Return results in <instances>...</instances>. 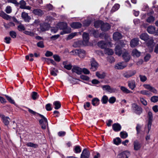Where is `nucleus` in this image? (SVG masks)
<instances>
[{
  "label": "nucleus",
  "instance_id": "nucleus-1",
  "mask_svg": "<svg viewBox=\"0 0 158 158\" xmlns=\"http://www.w3.org/2000/svg\"><path fill=\"white\" fill-rule=\"evenodd\" d=\"M60 29L62 30L63 31L60 33L61 35L70 33L71 32V29L68 27L66 23L64 22L59 23L57 25Z\"/></svg>",
  "mask_w": 158,
  "mask_h": 158
},
{
  "label": "nucleus",
  "instance_id": "nucleus-2",
  "mask_svg": "<svg viewBox=\"0 0 158 158\" xmlns=\"http://www.w3.org/2000/svg\"><path fill=\"white\" fill-rule=\"evenodd\" d=\"M70 53L73 55H78L81 58H83L86 55L85 51L81 49L73 50L70 52Z\"/></svg>",
  "mask_w": 158,
  "mask_h": 158
},
{
  "label": "nucleus",
  "instance_id": "nucleus-3",
  "mask_svg": "<svg viewBox=\"0 0 158 158\" xmlns=\"http://www.w3.org/2000/svg\"><path fill=\"white\" fill-rule=\"evenodd\" d=\"M38 115L41 118V119L39 121L41 128L43 129H45L46 128V127L48 126V122L47 118L43 115L41 114H38Z\"/></svg>",
  "mask_w": 158,
  "mask_h": 158
},
{
  "label": "nucleus",
  "instance_id": "nucleus-4",
  "mask_svg": "<svg viewBox=\"0 0 158 158\" xmlns=\"http://www.w3.org/2000/svg\"><path fill=\"white\" fill-rule=\"evenodd\" d=\"M128 60L119 62L117 63L114 65V68L116 69H122L126 67L127 65V62Z\"/></svg>",
  "mask_w": 158,
  "mask_h": 158
},
{
  "label": "nucleus",
  "instance_id": "nucleus-5",
  "mask_svg": "<svg viewBox=\"0 0 158 158\" xmlns=\"http://www.w3.org/2000/svg\"><path fill=\"white\" fill-rule=\"evenodd\" d=\"M132 110L134 112L137 114H140L142 112V108L135 103L132 104Z\"/></svg>",
  "mask_w": 158,
  "mask_h": 158
},
{
  "label": "nucleus",
  "instance_id": "nucleus-6",
  "mask_svg": "<svg viewBox=\"0 0 158 158\" xmlns=\"http://www.w3.org/2000/svg\"><path fill=\"white\" fill-rule=\"evenodd\" d=\"M148 132L151 128L152 123L153 119V114L152 112L150 111H148Z\"/></svg>",
  "mask_w": 158,
  "mask_h": 158
},
{
  "label": "nucleus",
  "instance_id": "nucleus-7",
  "mask_svg": "<svg viewBox=\"0 0 158 158\" xmlns=\"http://www.w3.org/2000/svg\"><path fill=\"white\" fill-rule=\"evenodd\" d=\"M143 86L145 89L149 90L151 92L155 94L157 93V90L154 87L151 86L149 84H144L143 85Z\"/></svg>",
  "mask_w": 158,
  "mask_h": 158
},
{
  "label": "nucleus",
  "instance_id": "nucleus-8",
  "mask_svg": "<svg viewBox=\"0 0 158 158\" xmlns=\"http://www.w3.org/2000/svg\"><path fill=\"white\" fill-rule=\"evenodd\" d=\"M102 87L103 90L106 91L110 93H114L116 90V89L111 87L109 85H104L102 86Z\"/></svg>",
  "mask_w": 158,
  "mask_h": 158
},
{
  "label": "nucleus",
  "instance_id": "nucleus-9",
  "mask_svg": "<svg viewBox=\"0 0 158 158\" xmlns=\"http://www.w3.org/2000/svg\"><path fill=\"white\" fill-rule=\"evenodd\" d=\"M139 40L138 38H135L130 42V46L131 48H134L137 46L139 44Z\"/></svg>",
  "mask_w": 158,
  "mask_h": 158
},
{
  "label": "nucleus",
  "instance_id": "nucleus-10",
  "mask_svg": "<svg viewBox=\"0 0 158 158\" xmlns=\"http://www.w3.org/2000/svg\"><path fill=\"white\" fill-rule=\"evenodd\" d=\"M136 73L135 70L129 71L124 73L123 76L126 78H129L134 75Z\"/></svg>",
  "mask_w": 158,
  "mask_h": 158
},
{
  "label": "nucleus",
  "instance_id": "nucleus-11",
  "mask_svg": "<svg viewBox=\"0 0 158 158\" xmlns=\"http://www.w3.org/2000/svg\"><path fill=\"white\" fill-rule=\"evenodd\" d=\"M0 117L2 120L3 122L5 125H7L9 123L10 118L8 117H6L3 114H0Z\"/></svg>",
  "mask_w": 158,
  "mask_h": 158
},
{
  "label": "nucleus",
  "instance_id": "nucleus-12",
  "mask_svg": "<svg viewBox=\"0 0 158 158\" xmlns=\"http://www.w3.org/2000/svg\"><path fill=\"white\" fill-rule=\"evenodd\" d=\"M49 27V25L47 23H45L40 24V29L41 31H44L48 30Z\"/></svg>",
  "mask_w": 158,
  "mask_h": 158
},
{
  "label": "nucleus",
  "instance_id": "nucleus-13",
  "mask_svg": "<svg viewBox=\"0 0 158 158\" xmlns=\"http://www.w3.org/2000/svg\"><path fill=\"white\" fill-rule=\"evenodd\" d=\"M90 155L89 151L86 149L83 151L81 155V158H89Z\"/></svg>",
  "mask_w": 158,
  "mask_h": 158
},
{
  "label": "nucleus",
  "instance_id": "nucleus-14",
  "mask_svg": "<svg viewBox=\"0 0 158 158\" xmlns=\"http://www.w3.org/2000/svg\"><path fill=\"white\" fill-rule=\"evenodd\" d=\"M91 67L90 69L93 71H95L98 67V64L94 60H93L91 62Z\"/></svg>",
  "mask_w": 158,
  "mask_h": 158
},
{
  "label": "nucleus",
  "instance_id": "nucleus-15",
  "mask_svg": "<svg viewBox=\"0 0 158 158\" xmlns=\"http://www.w3.org/2000/svg\"><path fill=\"white\" fill-rule=\"evenodd\" d=\"M110 28V26L109 24L107 23H103L101 27V30L104 31H106Z\"/></svg>",
  "mask_w": 158,
  "mask_h": 158
},
{
  "label": "nucleus",
  "instance_id": "nucleus-16",
  "mask_svg": "<svg viewBox=\"0 0 158 158\" xmlns=\"http://www.w3.org/2000/svg\"><path fill=\"white\" fill-rule=\"evenodd\" d=\"M84 43V41L81 40H79L74 42L73 44V46L74 48L80 47L83 46L85 45Z\"/></svg>",
  "mask_w": 158,
  "mask_h": 158
},
{
  "label": "nucleus",
  "instance_id": "nucleus-17",
  "mask_svg": "<svg viewBox=\"0 0 158 158\" xmlns=\"http://www.w3.org/2000/svg\"><path fill=\"white\" fill-rule=\"evenodd\" d=\"M21 16L24 20L27 22H29L31 19V17L28 15V14L24 12L22 13Z\"/></svg>",
  "mask_w": 158,
  "mask_h": 158
},
{
  "label": "nucleus",
  "instance_id": "nucleus-18",
  "mask_svg": "<svg viewBox=\"0 0 158 158\" xmlns=\"http://www.w3.org/2000/svg\"><path fill=\"white\" fill-rule=\"evenodd\" d=\"M122 48L119 45H117L116 46L115 49V53L119 56H121L122 53Z\"/></svg>",
  "mask_w": 158,
  "mask_h": 158
},
{
  "label": "nucleus",
  "instance_id": "nucleus-19",
  "mask_svg": "<svg viewBox=\"0 0 158 158\" xmlns=\"http://www.w3.org/2000/svg\"><path fill=\"white\" fill-rule=\"evenodd\" d=\"M129 87L132 90L134 89L135 88L136 85L135 81L134 80H131L128 82Z\"/></svg>",
  "mask_w": 158,
  "mask_h": 158
},
{
  "label": "nucleus",
  "instance_id": "nucleus-20",
  "mask_svg": "<svg viewBox=\"0 0 158 158\" xmlns=\"http://www.w3.org/2000/svg\"><path fill=\"white\" fill-rule=\"evenodd\" d=\"M134 149L135 151L140 149L141 147V143L137 140L135 141L133 143Z\"/></svg>",
  "mask_w": 158,
  "mask_h": 158
},
{
  "label": "nucleus",
  "instance_id": "nucleus-21",
  "mask_svg": "<svg viewBox=\"0 0 158 158\" xmlns=\"http://www.w3.org/2000/svg\"><path fill=\"white\" fill-rule=\"evenodd\" d=\"M112 128L115 131H119L121 129V126L118 123H115L112 125Z\"/></svg>",
  "mask_w": 158,
  "mask_h": 158
},
{
  "label": "nucleus",
  "instance_id": "nucleus-22",
  "mask_svg": "<svg viewBox=\"0 0 158 158\" xmlns=\"http://www.w3.org/2000/svg\"><path fill=\"white\" fill-rule=\"evenodd\" d=\"M122 36L119 32H117L114 33L113 35V38L114 40H117L121 39Z\"/></svg>",
  "mask_w": 158,
  "mask_h": 158
},
{
  "label": "nucleus",
  "instance_id": "nucleus-23",
  "mask_svg": "<svg viewBox=\"0 0 158 158\" xmlns=\"http://www.w3.org/2000/svg\"><path fill=\"white\" fill-rule=\"evenodd\" d=\"M72 71L73 72H75L78 74H81L82 72L81 69L77 66H74L72 69Z\"/></svg>",
  "mask_w": 158,
  "mask_h": 158
},
{
  "label": "nucleus",
  "instance_id": "nucleus-24",
  "mask_svg": "<svg viewBox=\"0 0 158 158\" xmlns=\"http://www.w3.org/2000/svg\"><path fill=\"white\" fill-rule=\"evenodd\" d=\"M82 24L79 22H73L71 24V27L74 29H77L81 28Z\"/></svg>",
  "mask_w": 158,
  "mask_h": 158
},
{
  "label": "nucleus",
  "instance_id": "nucleus-25",
  "mask_svg": "<svg viewBox=\"0 0 158 158\" xmlns=\"http://www.w3.org/2000/svg\"><path fill=\"white\" fill-rule=\"evenodd\" d=\"M136 92L139 94L146 95L148 96H150L152 95V94L151 93H150L149 91L146 90H143L141 91H138Z\"/></svg>",
  "mask_w": 158,
  "mask_h": 158
},
{
  "label": "nucleus",
  "instance_id": "nucleus-26",
  "mask_svg": "<svg viewBox=\"0 0 158 158\" xmlns=\"http://www.w3.org/2000/svg\"><path fill=\"white\" fill-rule=\"evenodd\" d=\"M83 40L84 43L86 44L88 43L89 40V35L88 33H84L83 34Z\"/></svg>",
  "mask_w": 158,
  "mask_h": 158
},
{
  "label": "nucleus",
  "instance_id": "nucleus-27",
  "mask_svg": "<svg viewBox=\"0 0 158 158\" xmlns=\"http://www.w3.org/2000/svg\"><path fill=\"white\" fill-rule=\"evenodd\" d=\"M141 52L138 51L136 49H133L131 52L132 56L135 57H138L140 55Z\"/></svg>",
  "mask_w": 158,
  "mask_h": 158
},
{
  "label": "nucleus",
  "instance_id": "nucleus-28",
  "mask_svg": "<svg viewBox=\"0 0 158 158\" xmlns=\"http://www.w3.org/2000/svg\"><path fill=\"white\" fill-rule=\"evenodd\" d=\"M32 12L35 15L38 16H42L44 14L43 11L40 9H35Z\"/></svg>",
  "mask_w": 158,
  "mask_h": 158
},
{
  "label": "nucleus",
  "instance_id": "nucleus-29",
  "mask_svg": "<svg viewBox=\"0 0 158 158\" xmlns=\"http://www.w3.org/2000/svg\"><path fill=\"white\" fill-rule=\"evenodd\" d=\"M140 38L145 41H146L149 38V36L147 33H143L140 35Z\"/></svg>",
  "mask_w": 158,
  "mask_h": 158
},
{
  "label": "nucleus",
  "instance_id": "nucleus-30",
  "mask_svg": "<svg viewBox=\"0 0 158 158\" xmlns=\"http://www.w3.org/2000/svg\"><path fill=\"white\" fill-rule=\"evenodd\" d=\"M147 31L150 34H154L156 31L155 27L153 26H150L148 27Z\"/></svg>",
  "mask_w": 158,
  "mask_h": 158
},
{
  "label": "nucleus",
  "instance_id": "nucleus-31",
  "mask_svg": "<svg viewBox=\"0 0 158 158\" xmlns=\"http://www.w3.org/2000/svg\"><path fill=\"white\" fill-rule=\"evenodd\" d=\"M102 49H105L106 47V44L104 41H101L98 42L97 44Z\"/></svg>",
  "mask_w": 158,
  "mask_h": 158
},
{
  "label": "nucleus",
  "instance_id": "nucleus-32",
  "mask_svg": "<svg viewBox=\"0 0 158 158\" xmlns=\"http://www.w3.org/2000/svg\"><path fill=\"white\" fill-rule=\"evenodd\" d=\"M122 57L124 59H130L131 58V56L129 53L127 51L123 52Z\"/></svg>",
  "mask_w": 158,
  "mask_h": 158
},
{
  "label": "nucleus",
  "instance_id": "nucleus-33",
  "mask_svg": "<svg viewBox=\"0 0 158 158\" xmlns=\"http://www.w3.org/2000/svg\"><path fill=\"white\" fill-rule=\"evenodd\" d=\"M69 80L70 82L73 84L78 83V82L80 81L79 79L74 78L71 76L69 77Z\"/></svg>",
  "mask_w": 158,
  "mask_h": 158
},
{
  "label": "nucleus",
  "instance_id": "nucleus-34",
  "mask_svg": "<svg viewBox=\"0 0 158 158\" xmlns=\"http://www.w3.org/2000/svg\"><path fill=\"white\" fill-rule=\"evenodd\" d=\"M121 90L124 93L130 94L132 93V92L129 90L127 88L123 86L120 87Z\"/></svg>",
  "mask_w": 158,
  "mask_h": 158
},
{
  "label": "nucleus",
  "instance_id": "nucleus-35",
  "mask_svg": "<svg viewBox=\"0 0 158 158\" xmlns=\"http://www.w3.org/2000/svg\"><path fill=\"white\" fill-rule=\"evenodd\" d=\"M148 41L147 43V45L148 47H151L152 46L154 45V40L152 38H149L148 40Z\"/></svg>",
  "mask_w": 158,
  "mask_h": 158
},
{
  "label": "nucleus",
  "instance_id": "nucleus-36",
  "mask_svg": "<svg viewBox=\"0 0 158 158\" xmlns=\"http://www.w3.org/2000/svg\"><path fill=\"white\" fill-rule=\"evenodd\" d=\"M99 103V99L96 98H94L93 99L92 101V105L94 106H98Z\"/></svg>",
  "mask_w": 158,
  "mask_h": 158
},
{
  "label": "nucleus",
  "instance_id": "nucleus-37",
  "mask_svg": "<svg viewBox=\"0 0 158 158\" xmlns=\"http://www.w3.org/2000/svg\"><path fill=\"white\" fill-rule=\"evenodd\" d=\"M104 52L106 54L108 55H111L114 53V52L110 48H106L105 49Z\"/></svg>",
  "mask_w": 158,
  "mask_h": 158
},
{
  "label": "nucleus",
  "instance_id": "nucleus-38",
  "mask_svg": "<svg viewBox=\"0 0 158 158\" xmlns=\"http://www.w3.org/2000/svg\"><path fill=\"white\" fill-rule=\"evenodd\" d=\"M103 22L101 21H97L94 22V26L96 28H98L101 27Z\"/></svg>",
  "mask_w": 158,
  "mask_h": 158
},
{
  "label": "nucleus",
  "instance_id": "nucleus-39",
  "mask_svg": "<svg viewBox=\"0 0 158 158\" xmlns=\"http://www.w3.org/2000/svg\"><path fill=\"white\" fill-rule=\"evenodd\" d=\"M127 152H129L128 151H125L121 152L118 154L117 155V157L118 158H123L126 156V155H127Z\"/></svg>",
  "mask_w": 158,
  "mask_h": 158
},
{
  "label": "nucleus",
  "instance_id": "nucleus-40",
  "mask_svg": "<svg viewBox=\"0 0 158 158\" xmlns=\"http://www.w3.org/2000/svg\"><path fill=\"white\" fill-rule=\"evenodd\" d=\"M67 61H64L63 64L64 65V67L68 70H70L72 67V66L70 64H67Z\"/></svg>",
  "mask_w": 158,
  "mask_h": 158
},
{
  "label": "nucleus",
  "instance_id": "nucleus-41",
  "mask_svg": "<svg viewBox=\"0 0 158 158\" xmlns=\"http://www.w3.org/2000/svg\"><path fill=\"white\" fill-rule=\"evenodd\" d=\"M90 32L95 38H97L98 36L99 32L98 31L94 29H92L90 30Z\"/></svg>",
  "mask_w": 158,
  "mask_h": 158
},
{
  "label": "nucleus",
  "instance_id": "nucleus-42",
  "mask_svg": "<svg viewBox=\"0 0 158 158\" xmlns=\"http://www.w3.org/2000/svg\"><path fill=\"white\" fill-rule=\"evenodd\" d=\"M120 5L118 4H115L112 7L111 10V12L113 13L116 10H117L119 8Z\"/></svg>",
  "mask_w": 158,
  "mask_h": 158
},
{
  "label": "nucleus",
  "instance_id": "nucleus-43",
  "mask_svg": "<svg viewBox=\"0 0 158 158\" xmlns=\"http://www.w3.org/2000/svg\"><path fill=\"white\" fill-rule=\"evenodd\" d=\"M96 75L98 78L101 79L104 78L106 76L104 73H100L98 72H96Z\"/></svg>",
  "mask_w": 158,
  "mask_h": 158
},
{
  "label": "nucleus",
  "instance_id": "nucleus-44",
  "mask_svg": "<svg viewBox=\"0 0 158 158\" xmlns=\"http://www.w3.org/2000/svg\"><path fill=\"white\" fill-rule=\"evenodd\" d=\"M53 105L55 106V108L56 109H58L61 106V104L59 101H55L53 103Z\"/></svg>",
  "mask_w": 158,
  "mask_h": 158
},
{
  "label": "nucleus",
  "instance_id": "nucleus-45",
  "mask_svg": "<svg viewBox=\"0 0 158 158\" xmlns=\"http://www.w3.org/2000/svg\"><path fill=\"white\" fill-rule=\"evenodd\" d=\"M108 100V97L106 95H105L102 97L101 101L102 103L105 104L107 102Z\"/></svg>",
  "mask_w": 158,
  "mask_h": 158
},
{
  "label": "nucleus",
  "instance_id": "nucleus-46",
  "mask_svg": "<svg viewBox=\"0 0 158 158\" xmlns=\"http://www.w3.org/2000/svg\"><path fill=\"white\" fill-rule=\"evenodd\" d=\"M27 146L29 147H32L35 148H37L38 146L36 144H34L31 142H28L26 143Z\"/></svg>",
  "mask_w": 158,
  "mask_h": 158
},
{
  "label": "nucleus",
  "instance_id": "nucleus-47",
  "mask_svg": "<svg viewBox=\"0 0 158 158\" xmlns=\"http://www.w3.org/2000/svg\"><path fill=\"white\" fill-rule=\"evenodd\" d=\"M139 77L140 81L142 82H144L147 80V77L144 75H139Z\"/></svg>",
  "mask_w": 158,
  "mask_h": 158
},
{
  "label": "nucleus",
  "instance_id": "nucleus-48",
  "mask_svg": "<svg viewBox=\"0 0 158 158\" xmlns=\"http://www.w3.org/2000/svg\"><path fill=\"white\" fill-rule=\"evenodd\" d=\"M120 135L121 138L123 139H125L128 136V134L125 131H121L120 133Z\"/></svg>",
  "mask_w": 158,
  "mask_h": 158
},
{
  "label": "nucleus",
  "instance_id": "nucleus-49",
  "mask_svg": "<svg viewBox=\"0 0 158 158\" xmlns=\"http://www.w3.org/2000/svg\"><path fill=\"white\" fill-rule=\"evenodd\" d=\"M1 16L3 19L8 20L10 18V16L4 12L0 14Z\"/></svg>",
  "mask_w": 158,
  "mask_h": 158
},
{
  "label": "nucleus",
  "instance_id": "nucleus-50",
  "mask_svg": "<svg viewBox=\"0 0 158 158\" xmlns=\"http://www.w3.org/2000/svg\"><path fill=\"white\" fill-rule=\"evenodd\" d=\"M151 101L152 102L155 103L158 101V96H152L151 98Z\"/></svg>",
  "mask_w": 158,
  "mask_h": 158
},
{
  "label": "nucleus",
  "instance_id": "nucleus-51",
  "mask_svg": "<svg viewBox=\"0 0 158 158\" xmlns=\"http://www.w3.org/2000/svg\"><path fill=\"white\" fill-rule=\"evenodd\" d=\"M31 97L33 100L36 99L38 97L37 93L35 92H33L31 94Z\"/></svg>",
  "mask_w": 158,
  "mask_h": 158
},
{
  "label": "nucleus",
  "instance_id": "nucleus-52",
  "mask_svg": "<svg viewBox=\"0 0 158 158\" xmlns=\"http://www.w3.org/2000/svg\"><path fill=\"white\" fill-rule=\"evenodd\" d=\"M155 20V18L153 16H150L146 20L147 22L151 23L154 22Z\"/></svg>",
  "mask_w": 158,
  "mask_h": 158
},
{
  "label": "nucleus",
  "instance_id": "nucleus-53",
  "mask_svg": "<svg viewBox=\"0 0 158 158\" xmlns=\"http://www.w3.org/2000/svg\"><path fill=\"white\" fill-rule=\"evenodd\" d=\"M116 100V98L114 97H111L108 100L110 104L114 103Z\"/></svg>",
  "mask_w": 158,
  "mask_h": 158
},
{
  "label": "nucleus",
  "instance_id": "nucleus-54",
  "mask_svg": "<svg viewBox=\"0 0 158 158\" xmlns=\"http://www.w3.org/2000/svg\"><path fill=\"white\" fill-rule=\"evenodd\" d=\"M114 143L117 145H118L121 142L120 139L119 137H117L114 140Z\"/></svg>",
  "mask_w": 158,
  "mask_h": 158
},
{
  "label": "nucleus",
  "instance_id": "nucleus-55",
  "mask_svg": "<svg viewBox=\"0 0 158 158\" xmlns=\"http://www.w3.org/2000/svg\"><path fill=\"white\" fill-rule=\"evenodd\" d=\"M9 34L10 36L13 38H15L16 37L17 34L15 31H10Z\"/></svg>",
  "mask_w": 158,
  "mask_h": 158
},
{
  "label": "nucleus",
  "instance_id": "nucleus-56",
  "mask_svg": "<svg viewBox=\"0 0 158 158\" xmlns=\"http://www.w3.org/2000/svg\"><path fill=\"white\" fill-rule=\"evenodd\" d=\"M20 5V8L21 9H23L26 5V2L23 0H21L19 3Z\"/></svg>",
  "mask_w": 158,
  "mask_h": 158
},
{
  "label": "nucleus",
  "instance_id": "nucleus-57",
  "mask_svg": "<svg viewBox=\"0 0 158 158\" xmlns=\"http://www.w3.org/2000/svg\"><path fill=\"white\" fill-rule=\"evenodd\" d=\"M90 106V103L89 102H86L84 103V107L85 109L86 110H89V108Z\"/></svg>",
  "mask_w": 158,
  "mask_h": 158
},
{
  "label": "nucleus",
  "instance_id": "nucleus-58",
  "mask_svg": "<svg viewBox=\"0 0 158 158\" xmlns=\"http://www.w3.org/2000/svg\"><path fill=\"white\" fill-rule=\"evenodd\" d=\"M24 33L25 34L31 36H33L34 35V33L33 32L25 31L24 32Z\"/></svg>",
  "mask_w": 158,
  "mask_h": 158
},
{
  "label": "nucleus",
  "instance_id": "nucleus-59",
  "mask_svg": "<svg viewBox=\"0 0 158 158\" xmlns=\"http://www.w3.org/2000/svg\"><path fill=\"white\" fill-rule=\"evenodd\" d=\"M37 45L40 48H44V42L43 41H40L37 44Z\"/></svg>",
  "mask_w": 158,
  "mask_h": 158
},
{
  "label": "nucleus",
  "instance_id": "nucleus-60",
  "mask_svg": "<svg viewBox=\"0 0 158 158\" xmlns=\"http://www.w3.org/2000/svg\"><path fill=\"white\" fill-rule=\"evenodd\" d=\"M18 29L19 31H24L25 29V28L24 26L22 24L19 25L18 27Z\"/></svg>",
  "mask_w": 158,
  "mask_h": 158
},
{
  "label": "nucleus",
  "instance_id": "nucleus-61",
  "mask_svg": "<svg viewBox=\"0 0 158 158\" xmlns=\"http://www.w3.org/2000/svg\"><path fill=\"white\" fill-rule=\"evenodd\" d=\"M140 101L142 103L144 106H146L147 104V102L143 98L140 97Z\"/></svg>",
  "mask_w": 158,
  "mask_h": 158
},
{
  "label": "nucleus",
  "instance_id": "nucleus-62",
  "mask_svg": "<svg viewBox=\"0 0 158 158\" xmlns=\"http://www.w3.org/2000/svg\"><path fill=\"white\" fill-rule=\"evenodd\" d=\"M74 150L76 153H80L81 151L80 147L78 146L75 147Z\"/></svg>",
  "mask_w": 158,
  "mask_h": 158
},
{
  "label": "nucleus",
  "instance_id": "nucleus-63",
  "mask_svg": "<svg viewBox=\"0 0 158 158\" xmlns=\"http://www.w3.org/2000/svg\"><path fill=\"white\" fill-rule=\"evenodd\" d=\"M5 11L6 12L7 14L10 13L12 11V9L11 7L10 6H7L6 7Z\"/></svg>",
  "mask_w": 158,
  "mask_h": 158
},
{
  "label": "nucleus",
  "instance_id": "nucleus-64",
  "mask_svg": "<svg viewBox=\"0 0 158 158\" xmlns=\"http://www.w3.org/2000/svg\"><path fill=\"white\" fill-rule=\"evenodd\" d=\"M80 78L82 79L85 81H88L89 79L88 77L84 75H81L80 76Z\"/></svg>",
  "mask_w": 158,
  "mask_h": 158
}]
</instances>
